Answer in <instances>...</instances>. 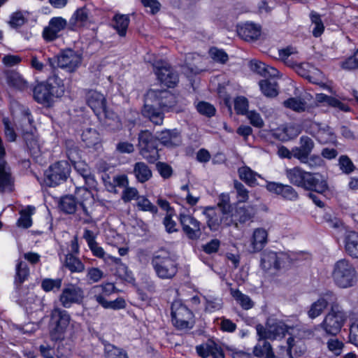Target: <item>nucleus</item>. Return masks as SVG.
I'll list each match as a JSON object with an SVG mask.
<instances>
[{
  "instance_id": "aec40b11",
  "label": "nucleus",
  "mask_w": 358,
  "mask_h": 358,
  "mask_svg": "<svg viewBox=\"0 0 358 358\" xmlns=\"http://www.w3.org/2000/svg\"><path fill=\"white\" fill-rule=\"evenodd\" d=\"M86 101L96 115L105 113L106 100L103 94L93 90H88L86 94Z\"/></svg>"
},
{
  "instance_id": "dca6fc26",
  "label": "nucleus",
  "mask_w": 358,
  "mask_h": 358,
  "mask_svg": "<svg viewBox=\"0 0 358 358\" xmlns=\"http://www.w3.org/2000/svg\"><path fill=\"white\" fill-rule=\"evenodd\" d=\"M147 99L155 103L162 109H169L176 103L174 94L166 90H150Z\"/></svg>"
},
{
  "instance_id": "338daca9",
  "label": "nucleus",
  "mask_w": 358,
  "mask_h": 358,
  "mask_svg": "<svg viewBox=\"0 0 358 358\" xmlns=\"http://www.w3.org/2000/svg\"><path fill=\"white\" fill-rule=\"evenodd\" d=\"M246 115L252 126L257 128H262L264 125V120L259 113L254 110H251L248 111Z\"/></svg>"
},
{
  "instance_id": "7c9ffc66",
  "label": "nucleus",
  "mask_w": 358,
  "mask_h": 358,
  "mask_svg": "<svg viewBox=\"0 0 358 358\" xmlns=\"http://www.w3.org/2000/svg\"><path fill=\"white\" fill-rule=\"evenodd\" d=\"M108 258L116 264V274L120 278L129 283H132L135 281L132 272L129 270L128 267L124 264L122 263L120 258L114 257L110 255H108Z\"/></svg>"
},
{
  "instance_id": "5701e85b",
  "label": "nucleus",
  "mask_w": 358,
  "mask_h": 358,
  "mask_svg": "<svg viewBox=\"0 0 358 358\" xmlns=\"http://www.w3.org/2000/svg\"><path fill=\"white\" fill-rule=\"evenodd\" d=\"M266 188L269 192L280 195L285 199L294 201L298 199L297 192L290 185L271 182L267 184Z\"/></svg>"
},
{
  "instance_id": "a19ab883",
  "label": "nucleus",
  "mask_w": 358,
  "mask_h": 358,
  "mask_svg": "<svg viewBox=\"0 0 358 358\" xmlns=\"http://www.w3.org/2000/svg\"><path fill=\"white\" fill-rule=\"evenodd\" d=\"M29 269L26 262L19 261L16 265V274L15 278V284L20 286L29 277Z\"/></svg>"
},
{
  "instance_id": "e433bc0d",
  "label": "nucleus",
  "mask_w": 358,
  "mask_h": 358,
  "mask_svg": "<svg viewBox=\"0 0 358 358\" xmlns=\"http://www.w3.org/2000/svg\"><path fill=\"white\" fill-rule=\"evenodd\" d=\"M238 172L240 179L244 181L248 185L254 187L257 185V177H260V176L249 167H241L238 169Z\"/></svg>"
},
{
  "instance_id": "a878e982",
  "label": "nucleus",
  "mask_w": 358,
  "mask_h": 358,
  "mask_svg": "<svg viewBox=\"0 0 358 358\" xmlns=\"http://www.w3.org/2000/svg\"><path fill=\"white\" fill-rule=\"evenodd\" d=\"M83 237L86 241L88 247L95 257L104 259H108V256L106 257L104 250L99 246L96 241V235L92 231L85 229Z\"/></svg>"
},
{
  "instance_id": "393cba45",
  "label": "nucleus",
  "mask_w": 358,
  "mask_h": 358,
  "mask_svg": "<svg viewBox=\"0 0 358 358\" xmlns=\"http://www.w3.org/2000/svg\"><path fill=\"white\" fill-rule=\"evenodd\" d=\"M142 115L148 119L155 125H162L164 119V114L161 109L152 104L145 103L142 109Z\"/></svg>"
},
{
  "instance_id": "de8ad7c7",
  "label": "nucleus",
  "mask_w": 358,
  "mask_h": 358,
  "mask_svg": "<svg viewBox=\"0 0 358 358\" xmlns=\"http://www.w3.org/2000/svg\"><path fill=\"white\" fill-rule=\"evenodd\" d=\"M231 294L243 309L249 310L253 307L254 303L250 296L243 294L240 290L231 289Z\"/></svg>"
},
{
  "instance_id": "423d86ee",
  "label": "nucleus",
  "mask_w": 358,
  "mask_h": 358,
  "mask_svg": "<svg viewBox=\"0 0 358 358\" xmlns=\"http://www.w3.org/2000/svg\"><path fill=\"white\" fill-rule=\"evenodd\" d=\"M71 170V166L66 161L57 162L45 171L44 182L49 187L59 185L66 181Z\"/></svg>"
},
{
  "instance_id": "4c0bfd02",
  "label": "nucleus",
  "mask_w": 358,
  "mask_h": 358,
  "mask_svg": "<svg viewBox=\"0 0 358 358\" xmlns=\"http://www.w3.org/2000/svg\"><path fill=\"white\" fill-rule=\"evenodd\" d=\"M64 265L72 273H81L85 270L84 264L71 253L66 255Z\"/></svg>"
},
{
  "instance_id": "f8f14e48",
  "label": "nucleus",
  "mask_w": 358,
  "mask_h": 358,
  "mask_svg": "<svg viewBox=\"0 0 358 358\" xmlns=\"http://www.w3.org/2000/svg\"><path fill=\"white\" fill-rule=\"evenodd\" d=\"M178 220L184 234L189 239L197 240L201 235V223L189 214L180 213Z\"/></svg>"
},
{
  "instance_id": "3c124183",
  "label": "nucleus",
  "mask_w": 358,
  "mask_h": 358,
  "mask_svg": "<svg viewBox=\"0 0 358 358\" xmlns=\"http://www.w3.org/2000/svg\"><path fill=\"white\" fill-rule=\"evenodd\" d=\"M299 162L306 164L310 169L324 168L326 165L323 158L317 155H310L308 157H306V159Z\"/></svg>"
},
{
  "instance_id": "13d9d810",
  "label": "nucleus",
  "mask_w": 358,
  "mask_h": 358,
  "mask_svg": "<svg viewBox=\"0 0 358 358\" xmlns=\"http://www.w3.org/2000/svg\"><path fill=\"white\" fill-rule=\"evenodd\" d=\"M338 165L340 169L346 174L351 173L355 169V166L347 155H341L340 157Z\"/></svg>"
},
{
  "instance_id": "ddd939ff",
  "label": "nucleus",
  "mask_w": 358,
  "mask_h": 358,
  "mask_svg": "<svg viewBox=\"0 0 358 358\" xmlns=\"http://www.w3.org/2000/svg\"><path fill=\"white\" fill-rule=\"evenodd\" d=\"M153 66L161 83L168 87H174L177 85L179 81L178 74L168 64L158 62Z\"/></svg>"
},
{
  "instance_id": "0e129e2a",
  "label": "nucleus",
  "mask_w": 358,
  "mask_h": 358,
  "mask_svg": "<svg viewBox=\"0 0 358 358\" xmlns=\"http://www.w3.org/2000/svg\"><path fill=\"white\" fill-rule=\"evenodd\" d=\"M26 22L25 17L21 11L13 13L10 18L9 24L13 28H17L22 26Z\"/></svg>"
},
{
  "instance_id": "4be33fe9",
  "label": "nucleus",
  "mask_w": 358,
  "mask_h": 358,
  "mask_svg": "<svg viewBox=\"0 0 358 358\" xmlns=\"http://www.w3.org/2000/svg\"><path fill=\"white\" fill-rule=\"evenodd\" d=\"M315 147L314 141L307 136H302L299 139V146L293 148V155L295 159L302 161L306 159Z\"/></svg>"
},
{
  "instance_id": "8fccbe9b",
  "label": "nucleus",
  "mask_w": 358,
  "mask_h": 358,
  "mask_svg": "<svg viewBox=\"0 0 358 358\" xmlns=\"http://www.w3.org/2000/svg\"><path fill=\"white\" fill-rule=\"evenodd\" d=\"M62 285V278H44L41 281V288L45 292H57Z\"/></svg>"
},
{
  "instance_id": "cd10ccee",
  "label": "nucleus",
  "mask_w": 358,
  "mask_h": 358,
  "mask_svg": "<svg viewBox=\"0 0 358 358\" xmlns=\"http://www.w3.org/2000/svg\"><path fill=\"white\" fill-rule=\"evenodd\" d=\"M255 216V210L251 206L236 208L234 210V218L236 221V229H239L240 224H244L251 221Z\"/></svg>"
},
{
  "instance_id": "9b49d317",
  "label": "nucleus",
  "mask_w": 358,
  "mask_h": 358,
  "mask_svg": "<svg viewBox=\"0 0 358 358\" xmlns=\"http://www.w3.org/2000/svg\"><path fill=\"white\" fill-rule=\"evenodd\" d=\"M257 335L262 340H278L283 338L287 332V327L284 323H268L266 327L258 324L256 327Z\"/></svg>"
},
{
  "instance_id": "1a4fd4ad",
  "label": "nucleus",
  "mask_w": 358,
  "mask_h": 358,
  "mask_svg": "<svg viewBox=\"0 0 358 358\" xmlns=\"http://www.w3.org/2000/svg\"><path fill=\"white\" fill-rule=\"evenodd\" d=\"M84 297L85 292L82 287L76 284L68 283L62 290L59 301L64 308H69L73 304H80Z\"/></svg>"
},
{
  "instance_id": "7ed1b4c3",
  "label": "nucleus",
  "mask_w": 358,
  "mask_h": 358,
  "mask_svg": "<svg viewBox=\"0 0 358 358\" xmlns=\"http://www.w3.org/2000/svg\"><path fill=\"white\" fill-rule=\"evenodd\" d=\"M332 278L339 287L353 286L357 281V273L354 266L347 259L337 261L334 266Z\"/></svg>"
},
{
  "instance_id": "864d4df0",
  "label": "nucleus",
  "mask_w": 358,
  "mask_h": 358,
  "mask_svg": "<svg viewBox=\"0 0 358 358\" xmlns=\"http://www.w3.org/2000/svg\"><path fill=\"white\" fill-rule=\"evenodd\" d=\"M136 205L138 209L143 211H148L152 214H156L158 212L157 207L153 205L146 197L143 196L137 197Z\"/></svg>"
},
{
  "instance_id": "ea45409f",
  "label": "nucleus",
  "mask_w": 358,
  "mask_h": 358,
  "mask_svg": "<svg viewBox=\"0 0 358 358\" xmlns=\"http://www.w3.org/2000/svg\"><path fill=\"white\" fill-rule=\"evenodd\" d=\"M78 202L72 195H66L61 198L59 208L66 214H72L76 212Z\"/></svg>"
},
{
  "instance_id": "4d7b16f0",
  "label": "nucleus",
  "mask_w": 358,
  "mask_h": 358,
  "mask_svg": "<svg viewBox=\"0 0 358 358\" xmlns=\"http://www.w3.org/2000/svg\"><path fill=\"white\" fill-rule=\"evenodd\" d=\"M234 189L236 191L237 199L238 203L246 202L249 199V192L245 187L238 180L234 182Z\"/></svg>"
},
{
  "instance_id": "2eb2a0df",
  "label": "nucleus",
  "mask_w": 358,
  "mask_h": 358,
  "mask_svg": "<svg viewBox=\"0 0 358 358\" xmlns=\"http://www.w3.org/2000/svg\"><path fill=\"white\" fill-rule=\"evenodd\" d=\"M6 155L3 141L0 137V192H11L14 184L10 169L3 157Z\"/></svg>"
},
{
  "instance_id": "bb28decb",
  "label": "nucleus",
  "mask_w": 358,
  "mask_h": 358,
  "mask_svg": "<svg viewBox=\"0 0 358 358\" xmlns=\"http://www.w3.org/2000/svg\"><path fill=\"white\" fill-rule=\"evenodd\" d=\"M267 231L263 228H257L254 230L250 252L255 253L261 251L267 243Z\"/></svg>"
},
{
  "instance_id": "473e14b6",
  "label": "nucleus",
  "mask_w": 358,
  "mask_h": 358,
  "mask_svg": "<svg viewBox=\"0 0 358 358\" xmlns=\"http://www.w3.org/2000/svg\"><path fill=\"white\" fill-rule=\"evenodd\" d=\"M133 173L138 182L141 183L148 181L152 176L150 167L143 162H138L134 164Z\"/></svg>"
},
{
  "instance_id": "09e8293b",
  "label": "nucleus",
  "mask_w": 358,
  "mask_h": 358,
  "mask_svg": "<svg viewBox=\"0 0 358 358\" xmlns=\"http://www.w3.org/2000/svg\"><path fill=\"white\" fill-rule=\"evenodd\" d=\"M278 253L272 251L264 252L261 258V266L264 269L268 270L273 267L275 268Z\"/></svg>"
},
{
  "instance_id": "6e6d98bb",
  "label": "nucleus",
  "mask_w": 358,
  "mask_h": 358,
  "mask_svg": "<svg viewBox=\"0 0 358 358\" xmlns=\"http://www.w3.org/2000/svg\"><path fill=\"white\" fill-rule=\"evenodd\" d=\"M209 55L215 62L224 64L228 60V55L222 50L212 47L209 50Z\"/></svg>"
},
{
  "instance_id": "0eeeda50",
  "label": "nucleus",
  "mask_w": 358,
  "mask_h": 358,
  "mask_svg": "<svg viewBox=\"0 0 358 358\" xmlns=\"http://www.w3.org/2000/svg\"><path fill=\"white\" fill-rule=\"evenodd\" d=\"M171 321L175 327L183 330L192 328V312L181 301H174L171 304Z\"/></svg>"
},
{
  "instance_id": "6ab92c4d",
  "label": "nucleus",
  "mask_w": 358,
  "mask_h": 358,
  "mask_svg": "<svg viewBox=\"0 0 358 358\" xmlns=\"http://www.w3.org/2000/svg\"><path fill=\"white\" fill-rule=\"evenodd\" d=\"M93 22L92 15L87 6L76 9L69 20V29L75 30L78 27L90 25Z\"/></svg>"
},
{
  "instance_id": "c85d7f7f",
  "label": "nucleus",
  "mask_w": 358,
  "mask_h": 358,
  "mask_svg": "<svg viewBox=\"0 0 358 358\" xmlns=\"http://www.w3.org/2000/svg\"><path fill=\"white\" fill-rule=\"evenodd\" d=\"M237 31L240 37L246 41L256 40L260 35V28L254 23H245L238 27Z\"/></svg>"
},
{
  "instance_id": "37998d69",
  "label": "nucleus",
  "mask_w": 358,
  "mask_h": 358,
  "mask_svg": "<svg viewBox=\"0 0 358 358\" xmlns=\"http://www.w3.org/2000/svg\"><path fill=\"white\" fill-rule=\"evenodd\" d=\"M35 208L33 206H27L25 209L20 211V217L17 220L18 227H21L24 229H27L31 226V215L34 214Z\"/></svg>"
},
{
  "instance_id": "f03ea898",
  "label": "nucleus",
  "mask_w": 358,
  "mask_h": 358,
  "mask_svg": "<svg viewBox=\"0 0 358 358\" xmlns=\"http://www.w3.org/2000/svg\"><path fill=\"white\" fill-rule=\"evenodd\" d=\"M151 264L157 277L163 280L172 279L178 272L177 263L171 252L164 248L153 254Z\"/></svg>"
},
{
  "instance_id": "c9c22d12",
  "label": "nucleus",
  "mask_w": 358,
  "mask_h": 358,
  "mask_svg": "<svg viewBox=\"0 0 358 358\" xmlns=\"http://www.w3.org/2000/svg\"><path fill=\"white\" fill-rule=\"evenodd\" d=\"M81 138L88 148L94 147L100 143L99 134L95 129L87 128L83 130Z\"/></svg>"
},
{
  "instance_id": "c03bdc74",
  "label": "nucleus",
  "mask_w": 358,
  "mask_h": 358,
  "mask_svg": "<svg viewBox=\"0 0 358 358\" xmlns=\"http://www.w3.org/2000/svg\"><path fill=\"white\" fill-rule=\"evenodd\" d=\"M253 353L256 357L266 358H273L274 354L272 347L266 340H263L262 345L258 344L254 348Z\"/></svg>"
},
{
  "instance_id": "bf43d9fd",
  "label": "nucleus",
  "mask_w": 358,
  "mask_h": 358,
  "mask_svg": "<svg viewBox=\"0 0 358 358\" xmlns=\"http://www.w3.org/2000/svg\"><path fill=\"white\" fill-rule=\"evenodd\" d=\"M196 109L199 113L207 117H212L215 113V107L210 103L205 101L199 102L196 106Z\"/></svg>"
},
{
  "instance_id": "f3484780",
  "label": "nucleus",
  "mask_w": 358,
  "mask_h": 358,
  "mask_svg": "<svg viewBox=\"0 0 358 358\" xmlns=\"http://www.w3.org/2000/svg\"><path fill=\"white\" fill-rule=\"evenodd\" d=\"M67 26V21L62 17H54L49 21L48 26L43 29L42 36L45 41L51 42L59 38V32Z\"/></svg>"
},
{
  "instance_id": "774afa93",
  "label": "nucleus",
  "mask_w": 358,
  "mask_h": 358,
  "mask_svg": "<svg viewBox=\"0 0 358 358\" xmlns=\"http://www.w3.org/2000/svg\"><path fill=\"white\" fill-rule=\"evenodd\" d=\"M342 68L347 70H352L358 68V50L354 55L342 63Z\"/></svg>"
},
{
  "instance_id": "412c9836",
  "label": "nucleus",
  "mask_w": 358,
  "mask_h": 358,
  "mask_svg": "<svg viewBox=\"0 0 358 358\" xmlns=\"http://www.w3.org/2000/svg\"><path fill=\"white\" fill-rule=\"evenodd\" d=\"M335 300L336 296L332 292L326 293L311 305L308 311V317L311 319H315L320 316L328 304L334 303Z\"/></svg>"
},
{
  "instance_id": "052dcab7",
  "label": "nucleus",
  "mask_w": 358,
  "mask_h": 358,
  "mask_svg": "<svg viewBox=\"0 0 358 358\" xmlns=\"http://www.w3.org/2000/svg\"><path fill=\"white\" fill-rule=\"evenodd\" d=\"M234 108L238 114H247L248 101L244 96H238L234 101Z\"/></svg>"
},
{
  "instance_id": "20e7f679",
  "label": "nucleus",
  "mask_w": 358,
  "mask_h": 358,
  "mask_svg": "<svg viewBox=\"0 0 358 358\" xmlns=\"http://www.w3.org/2000/svg\"><path fill=\"white\" fill-rule=\"evenodd\" d=\"M347 313L337 304H332L331 310L326 315L319 327L326 335L336 336L347 320Z\"/></svg>"
},
{
  "instance_id": "a211bd4d",
  "label": "nucleus",
  "mask_w": 358,
  "mask_h": 358,
  "mask_svg": "<svg viewBox=\"0 0 358 358\" xmlns=\"http://www.w3.org/2000/svg\"><path fill=\"white\" fill-rule=\"evenodd\" d=\"M308 129L309 134L320 143H327L335 139L332 129L326 124L313 122L310 124Z\"/></svg>"
},
{
  "instance_id": "58836bf2",
  "label": "nucleus",
  "mask_w": 358,
  "mask_h": 358,
  "mask_svg": "<svg viewBox=\"0 0 358 358\" xmlns=\"http://www.w3.org/2000/svg\"><path fill=\"white\" fill-rule=\"evenodd\" d=\"M129 24V18L125 15H115L113 17V27L120 36H124Z\"/></svg>"
},
{
  "instance_id": "4468645a",
  "label": "nucleus",
  "mask_w": 358,
  "mask_h": 358,
  "mask_svg": "<svg viewBox=\"0 0 358 358\" xmlns=\"http://www.w3.org/2000/svg\"><path fill=\"white\" fill-rule=\"evenodd\" d=\"M301 187L320 194H323L329 190L328 182L320 173L309 171L306 173Z\"/></svg>"
},
{
  "instance_id": "2f4dec72",
  "label": "nucleus",
  "mask_w": 358,
  "mask_h": 358,
  "mask_svg": "<svg viewBox=\"0 0 358 358\" xmlns=\"http://www.w3.org/2000/svg\"><path fill=\"white\" fill-rule=\"evenodd\" d=\"M6 82L10 87L23 91L27 89V82L17 71H10L6 73Z\"/></svg>"
},
{
  "instance_id": "49530a36",
  "label": "nucleus",
  "mask_w": 358,
  "mask_h": 358,
  "mask_svg": "<svg viewBox=\"0 0 358 358\" xmlns=\"http://www.w3.org/2000/svg\"><path fill=\"white\" fill-rule=\"evenodd\" d=\"M104 357L105 358H129L124 350L110 343H106L104 345Z\"/></svg>"
},
{
  "instance_id": "b1692460",
  "label": "nucleus",
  "mask_w": 358,
  "mask_h": 358,
  "mask_svg": "<svg viewBox=\"0 0 358 358\" xmlns=\"http://www.w3.org/2000/svg\"><path fill=\"white\" fill-rule=\"evenodd\" d=\"M157 139L162 144L169 148L179 146L182 143L181 136L176 129L162 131Z\"/></svg>"
},
{
  "instance_id": "72a5a7b5",
  "label": "nucleus",
  "mask_w": 358,
  "mask_h": 358,
  "mask_svg": "<svg viewBox=\"0 0 358 358\" xmlns=\"http://www.w3.org/2000/svg\"><path fill=\"white\" fill-rule=\"evenodd\" d=\"M306 171L299 166H295L292 169H288L285 171V175L289 182L297 186L301 187L304 176Z\"/></svg>"
},
{
  "instance_id": "603ef678",
  "label": "nucleus",
  "mask_w": 358,
  "mask_h": 358,
  "mask_svg": "<svg viewBox=\"0 0 358 358\" xmlns=\"http://www.w3.org/2000/svg\"><path fill=\"white\" fill-rule=\"evenodd\" d=\"M66 148V155L72 164L80 160V150L73 141H67Z\"/></svg>"
},
{
  "instance_id": "39448f33",
  "label": "nucleus",
  "mask_w": 358,
  "mask_h": 358,
  "mask_svg": "<svg viewBox=\"0 0 358 358\" xmlns=\"http://www.w3.org/2000/svg\"><path fill=\"white\" fill-rule=\"evenodd\" d=\"M81 62V55L71 48L62 50L56 57L48 59V64L52 69L59 67L69 73L74 72Z\"/></svg>"
},
{
  "instance_id": "e2e57ef3",
  "label": "nucleus",
  "mask_w": 358,
  "mask_h": 358,
  "mask_svg": "<svg viewBox=\"0 0 358 358\" xmlns=\"http://www.w3.org/2000/svg\"><path fill=\"white\" fill-rule=\"evenodd\" d=\"M343 346V343L337 338H331L327 342L329 350L336 356H338L341 354Z\"/></svg>"
},
{
  "instance_id": "69168bd1",
  "label": "nucleus",
  "mask_w": 358,
  "mask_h": 358,
  "mask_svg": "<svg viewBox=\"0 0 358 358\" xmlns=\"http://www.w3.org/2000/svg\"><path fill=\"white\" fill-rule=\"evenodd\" d=\"M115 285L111 283L106 284L105 285H102L100 287H94L92 289V294H103L105 296V299L108 296L111 292H114Z\"/></svg>"
},
{
  "instance_id": "c756f323",
  "label": "nucleus",
  "mask_w": 358,
  "mask_h": 358,
  "mask_svg": "<svg viewBox=\"0 0 358 358\" xmlns=\"http://www.w3.org/2000/svg\"><path fill=\"white\" fill-rule=\"evenodd\" d=\"M92 299L106 309L119 310L124 308L126 306L124 299L120 297L114 301H108L103 294H94Z\"/></svg>"
},
{
  "instance_id": "6e6552de",
  "label": "nucleus",
  "mask_w": 358,
  "mask_h": 358,
  "mask_svg": "<svg viewBox=\"0 0 358 358\" xmlns=\"http://www.w3.org/2000/svg\"><path fill=\"white\" fill-rule=\"evenodd\" d=\"M141 155L150 163H154L159 157L158 141L148 130L141 131L138 134Z\"/></svg>"
},
{
  "instance_id": "f257e3e1",
  "label": "nucleus",
  "mask_w": 358,
  "mask_h": 358,
  "mask_svg": "<svg viewBox=\"0 0 358 358\" xmlns=\"http://www.w3.org/2000/svg\"><path fill=\"white\" fill-rule=\"evenodd\" d=\"M65 91L62 80L57 76H52L47 81L36 85L34 89V98L38 103L50 107L55 98L61 97Z\"/></svg>"
},
{
  "instance_id": "f704fd0d",
  "label": "nucleus",
  "mask_w": 358,
  "mask_h": 358,
  "mask_svg": "<svg viewBox=\"0 0 358 358\" xmlns=\"http://www.w3.org/2000/svg\"><path fill=\"white\" fill-rule=\"evenodd\" d=\"M345 250L352 257L358 258V233L350 231L345 237Z\"/></svg>"
},
{
  "instance_id": "79ce46f5",
  "label": "nucleus",
  "mask_w": 358,
  "mask_h": 358,
  "mask_svg": "<svg viewBox=\"0 0 358 358\" xmlns=\"http://www.w3.org/2000/svg\"><path fill=\"white\" fill-rule=\"evenodd\" d=\"M283 106L297 113H301L306 110L307 103L301 98L292 97L283 101Z\"/></svg>"
},
{
  "instance_id": "a18cd8bd",
  "label": "nucleus",
  "mask_w": 358,
  "mask_h": 358,
  "mask_svg": "<svg viewBox=\"0 0 358 358\" xmlns=\"http://www.w3.org/2000/svg\"><path fill=\"white\" fill-rule=\"evenodd\" d=\"M262 93L268 97H275L278 95V84L275 81L264 80L259 82Z\"/></svg>"
},
{
  "instance_id": "680f3d73",
  "label": "nucleus",
  "mask_w": 358,
  "mask_h": 358,
  "mask_svg": "<svg viewBox=\"0 0 358 358\" xmlns=\"http://www.w3.org/2000/svg\"><path fill=\"white\" fill-rule=\"evenodd\" d=\"M212 346H214V341L208 340L206 343L196 346V352L200 357L206 358L210 355Z\"/></svg>"
},
{
  "instance_id": "5fc2aeb1",
  "label": "nucleus",
  "mask_w": 358,
  "mask_h": 358,
  "mask_svg": "<svg viewBox=\"0 0 358 358\" xmlns=\"http://www.w3.org/2000/svg\"><path fill=\"white\" fill-rule=\"evenodd\" d=\"M310 19L312 24H313V34L315 37H319L323 33L324 27L322 22L320 15L317 13H311Z\"/></svg>"
},
{
  "instance_id": "9d476101",
  "label": "nucleus",
  "mask_w": 358,
  "mask_h": 358,
  "mask_svg": "<svg viewBox=\"0 0 358 358\" xmlns=\"http://www.w3.org/2000/svg\"><path fill=\"white\" fill-rule=\"evenodd\" d=\"M51 321L55 327L51 330V336L54 339L60 338L68 327L71 317L69 313L60 308L55 307L51 312Z\"/></svg>"
}]
</instances>
